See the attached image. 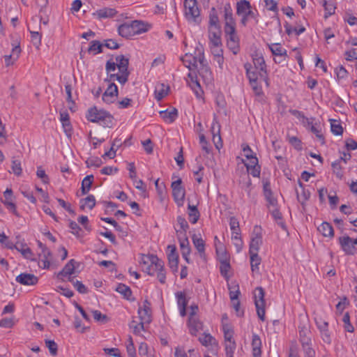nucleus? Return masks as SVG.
<instances>
[{
  "instance_id": "1",
  "label": "nucleus",
  "mask_w": 357,
  "mask_h": 357,
  "mask_svg": "<svg viewBox=\"0 0 357 357\" xmlns=\"http://www.w3.org/2000/svg\"><path fill=\"white\" fill-rule=\"evenodd\" d=\"M150 25L142 21L134 20L125 22L118 28L119 34L126 38H129L137 34H141L149 31Z\"/></svg>"
},
{
  "instance_id": "2",
  "label": "nucleus",
  "mask_w": 357,
  "mask_h": 357,
  "mask_svg": "<svg viewBox=\"0 0 357 357\" xmlns=\"http://www.w3.org/2000/svg\"><path fill=\"white\" fill-rule=\"evenodd\" d=\"M86 116L89 121L98 123L103 127L112 128L113 126V116L107 111L98 109L96 106L88 109Z\"/></svg>"
},
{
  "instance_id": "3",
  "label": "nucleus",
  "mask_w": 357,
  "mask_h": 357,
  "mask_svg": "<svg viewBox=\"0 0 357 357\" xmlns=\"http://www.w3.org/2000/svg\"><path fill=\"white\" fill-rule=\"evenodd\" d=\"M139 318L140 322L138 325H134L135 320H132L129 326L132 329L135 334H139L141 331L144 330V325L145 324H150L151 322V303L145 300L143 303L142 306H140L138 309Z\"/></svg>"
},
{
  "instance_id": "4",
  "label": "nucleus",
  "mask_w": 357,
  "mask_h": 357,
  "mask_svg": "<svg viewBox=\"0 0 357 357\" xmlns=\"http://www.w3.org/2000/svg\"><path fill=\"white\" fill-rule=\"evenodd\" d=\"M184 10L185 16L188 22L197 24L201 22L200 10L197 0H185Z\"/></svg>"
},
{
  "instance_id": "5",
  "label": "nucleus",
  "mask_w": 357,
  "mask_h": 357,
  "mask_svg": "<svg viewBox=\"0 0 357 357\" xmlns=\"http://www.w3.org/2000/svg\"><path fill=\"white\" fill-rule=\"evenodd\" d=\"M265 292L262 287H258L255 288L254 291L255 304L257 309L258 317L261 321L265 319Z\"/></svg>"
},
{
  "instance_id": "6",
  "label": "nucleus",
  "mask_w": 357,
  "mask_h": 357,
  "mask_svg": "<svg viewBox=\"0 0 357 357\" xmlns=\"http://www.w3.org/2000/svg\"><path fill=\"white\" fill-rule=\"evenodd\" d=\"M339 243L343 252L347 255H354L357 253V238H352L347 235L338 238Z\"/></svg>"
},
{
  "instance_id": "7",
  "label": "nucleus",
  "mask_w": 357,
  "mask_h": 357,
  "mask_svg": "<svg viewBox=\"0 0 357 357\" xmlns=\"http://www.w3.org/2000/svg\"><path fill=\"white\" fill-rule=\"evenodd\" d=\"M253 63L256 70H258V74L261 81H264L266 86H268V77L266 71V65L261 54H256L253 57Z\"/></svg>"
},
{
  "instance_id": "8",
  "label": "nucleus",
  "mask_w": 357,
  "mask_h": 357,
  "mask_svg": "<svg viewBox=\"0 0 357 357\" xmlns=\"http://www.w3.org/2000/svg\"><path fill=\"white\" fill-rule=\"evenodd\" d=\"M199 63L200 64V68L198 70L199 75L203 78L206 83H211L213 79V74L209 66L206 63L204 58V54L202 51L199 52Z\"/></svg>"
},
{
  "instance_id": "9",
  "label": "nucleus",
  "mask_w": 357,
  "mask_h": 357,
  "mask_svg": "<svg viewBox=\"0 0 357 357\" xmlns=\"http://www.w3.org/2000/svg\"><path fill=\"white\" fill-rule=\"evenodd\" d=\"M182 181L181 178L172 183V195L174 201L178 206H181L183 204V201L185 195V190L181 186Z\"/></svg>"
},
{
  "instance_id": "10",
  "label": "nucleus",
  "mask_w": 357,
  "mask_h": 357,
  "mask_svg": "<svg viewBox=\"0 0 357 357\" xmlns=\"http://www.w3.org/2000/svg\"><path fill=\"white\" fill-rule=\"evenodd\" d=\"M118 96V87L114 83L109 84L106 91L102 94V100L107 103L113 102Z\"/></svg>"
},
{
  "instance_id": "11",
  "label": "nucleus",
  "mask_w": 357,
  "mask_h": 357,
  "mask_svg": "<svg viewBox=\"0 0 357 357\" xmlns=\"http://www.w3.org/2000/svg\"><path fill=\"white\" fill-rule=\"evenodd\" d=\"M220 26L208 27L210 45H222Z\"/></svg>"
},
{
  "instance_id": "12",
  "label": "nucleus",
  "mask_w": 357,
  "mask_h": 357,
  "mask_svg": "<svg viewBox=\"0 0 357 357\" xmlns=\"http://www.w3.org/2000/svg\"><path fill=\"white\" fill-rule=\"evenodd\" d=\"M220 126L217 121L216 118H214L212 126H211V132L213 134V141L218 149H220V147L222 146V143L221 140V137L220 135Z\"/></svg>"
},
{
  "instance_id": "13",
  "label": "nucleus",
  "mask_w": 357,
  "mask_h": 357,
  "mask_svg": "<svg viewBox=\"0 0 357 357\" xmlns=\"http://www.w3.org/2000/svg\"><path fill=\"white\" fill-rule=\"evenodd\" d=\"M188 326L190 333L193 336H197L199 331L203 329V323L198 317H189Z\"/></svg>"
},
{
  "instance_id": "14",
  "label": "nucleus",
  "mask_w": 357,
  "mask_h": 357,
  "mask_svg": "<svg viewBox=\"0 0 357 357\" xmlns=\"http://www.w3.org/2000/svg\"><path fill=\"white\" fill-rule=\"evenodd\" d=\"M116 63L120 73H123L126 77H129L130 72L128 71L129 59L126 58L123 55H119L116 56Z\"/></svg>"
},
{
  "instance_id": "15",
  "label": "nucleus",
  "mask_w": 357,
  "mask_h": 357,
  "mask_svg": "<svg viewBox=\"0 0 357 357\" xmlns=\"http://www.w3.org/2000/svg\"><path fill=\"white\" fill-rule=\"evenodd\" d=\"M16 281L23 285H34L37 284L38 279L33 274L21 273L17 276Z\"/></svg>"
},
{
  "instance_id": "16",
  "label": "nucleus",
  "mask_w": 357,
  "mask_h": 357,
  "mask_svg": "<svg viewBox=\"0 0 357 357\" xmlns=\"http://www.w3.org/2000/svg\"><path fill=\"white\" fill-rule=\"evenodd\" d=\"M169 253L168 254L169 265L173 271H176L178 264V255L176 251V248L174 245H169Z\"/></svg>"
},
{
  "instance_id": "17",
  "label": "nucleus",
  "mask_w": 357,
  "mask_h": 357,
  "mask_svg": "<svg viewBox=\"0 0 357 357\" xmlns=\"http://www.w3.org/2000/svg\"><path fill=\"white\" fill-rule=\"evenodd\" d=\"M181 60L186 68L190 71L197 68V63L199 62V54L197 56L186 54Z\"/></svg>"
},
{
  "instance_id": "18",
  "label": "nucleus",
  "mask_w": 357,
  "mask_h": 357,
  "mask_svg": "<svg viewBox=\"0 0 357 357\" xmlns=\"http://www.w3.org/2000/svg\"><path fill=\"white\" fill-rule=\"evenodd\" d=\"M250 161L245 164L248 173L254 177H259L260 175V167L258 165V159L257 157H251Z\"/></svg>"
},
{
  "instance_id": "19",
  "label": "nucleus",
  "mask_w": 357,
  "mask_h": 357,
  "mask_svg": "<svg viewBox=\"0 0 357 357\" xmlns=\"http://www.w3.org/2000/svg\"><path fill=\"white\" fill-rule=\"evenodd\" d=\"M310 331L305 326L299 327L300 341L302 347H306L311 344Z\"/></svg>"
},
{
  "instance_id": "20",
  "label": "nucleus",
  "mask_w": 357,
  "mask_h": 357,
  "mask_svg": "<svg viewBox=\"0 0 357 357\" xmlns=\"http://www.w3.org/2000/svg\"><path fill=\"white\" fill-rule=\"evenodd\" d=\"M160 116L166 123H172L177 118L178 111L176 108H172L170 111H161L160 112Z\"/></svg>"
},
{
  "instance_id": "21",
  "label": "nucleus",
  "mask_w": 357,
  "mask_h": 357,
  "mask_svg": "<svg viewBox=\"0 0 357 357\" xmlns=\"http://www.w3.org/2000/svg\"><path fill=\"white\" fill-rule=\"evenodd\" d=\"M227 45L228 48L236 54L239 52V38L237 35L227 37Z\"/></svg>"
},
{
  "instance_id": "22",
  "label": "nucleus",
  "mask_w": 357,
  "mask_h": 357,
  "mask_svg": "<svg viewBox=\"0 0 357 357\" xmlns=\"http://www.w3.org/2000/svg\"><path fill=\"white\" fill-rule=\"evenodd\" d=\"M188 77L190 79V81L192 82L190 84V87L194 91L197 97H200L203 91L201 89V86L199 82L197 79L196 73L190 72L188 75Z\"/></svg>"
},
{
  "instance_id": "23",
  "label": "nucleus",
  "mask_w": 357,
  "mask_h": 357,
  "mask_svg": "<svg viewBox=\"0 0 357 357\" xmlns=\"http://www.w3.org/2000/svg\"><path fill=\"white\" fill-rule=\"evenodd\" d=\"M252 355L254 357H261V341L259 336L253 334L252 340Z\"/></svg>"
},
{
  "instance_id": "24",
  "label": "nucleus",
  "mask_w": 357,
  "mask_h": 357,
  "mask_svg": "<svg viewBox=\"0 0 357 357\" xmlns=\"http://www.w3.org/2000/svg\"><path fill=\"white\" fill-rule=\"evenodd\" d=\"M117 13L116 10L111 8H104L98 10L93 15L97 16L98 19L112 17Z\"/></svg>"
},
{
  "instance_id": "25",
  "label": "nucleus",
  "mask_w": 357,
  "mask_h": 357,
  "mask_svg": "<svg viewBox=\"0 0 357 357\" xmlns=\"http://www.w3.org/2000/svg\"><path fill=\"white\" fill-rule=\"evenodd\" d=\"M176 221H177V226L179 227L178 229H177L176 227L175 228L176 234H177V236L186 235V231H187L188 229L189 228V226H188V222L186 221V220L181 216H178Z\"/></svg>"
},
{
  "instance_id": "26",
  "label": "nucleus",
  "mask_w": 357,
  "mask_h": 357,
  "mask_svg": "<svg viewBox=\"0 0 357 357\" xmlns=\"http://www.w3.org/2000/svg\"><path fill=\"white\" fill-rule=\"evenodd\" d=\"M323 6L325 10L324 17L328 18L329 16L335 14L336 9V3L335 0H323Z\"/></svg>"
},
{
  "instance_id": "27",
  "label": "nucleus",
  "mask_w": 357,
  "mask_h": 357,
  "mask_svg": "<svg viewBox=\"0 0 357 357\" xmlns=\"http://www.w3.org/2000/svg\"><path fill=\"white\" fill-rule=\"evenodd\" d=\"M318 230L325 237L333 238L334 236L333 228L328 222H324L321 223L319 226Z\"/></svg>"
},
{
  "instance_id": "28",
  "label": "nucleus",
  "mask_w": 357,
  "mask_h": 357,
  "mask_svg": "<svg viewBox=\"0 0 357 357\" xmlns=\"http://www.w3.org/2000/svg\"><path fill=\"white\" fill-rule=\"evenodd\" d=\"M262 243L261 235L257 233L251 239L249 252H258L259 247Z\"/></svg>"
},
{
  "instance_id": "29",
  "label": "nucleus",
  "mask_w": 357,
  "mask_h": 357,
  "mask_svg": "<svg viewBox=\"0 0 357 357\" xmlns=\"http://www.w3.org/2000/svg\"><path fill=\"white\" fill-rule=\"evenodd\" d=\"M244 68L246 71V75L249 79L250 84H253L255 82H257L258 79H260V77L258 74V71H252L251 70L252 66L250 63H246L244 64Z\"/></svg>"
},
{
  "instance_id": "30",
  "label": "nucleus",
  "mask_w": 357,
  "mask_h": 357,
  "mask_svg": "<svg viewBox=\"0 0 357 357\" xmlns=\"http://www.w3.org/2000/svg\"><path fill=\"white\" fill-rule=\"evenodd\" d=\"M13 248H15L17 250L20 252L22 255L28 259L35 261L36 259L33 258V254L31 250L26 246V245L20 244V245H14Z\"/></svg>"
},
{
  "instance_id": "31",
  "label": "nucleus",
  "mask_w": 357,
  "mask_h": 357,
  "mask_svg": "<svg viewBox=\"0 0 357 357\" xmlns=\"http://www.w3.org/2000/svg\"><path fill=\"white\" fill-rule=\"evenodd\" d=\"M299 187L301 188V192L298 190H296L298 201L303 205L305 202L310 198V192L306 190L301 182H299Z\"/></svg>"
},
{
  "instance_id": "32",
  "label": "nucleus",
  "mask_w": 357,
  "mask_h": 357,
  "mask_svg": "<svg viewBox=\"0 0 357 357\" xmlns=\"http://www.w3.org/2000/svg\"><path fill=\"white\" fill-rule=\"evenodd\" d=\"M74 259L70 260L63 267V268L59 273L58 277L62 278L70 275L75 272Z\"/></svg>"
},
{
  "instance_id": "33",
  "label": "nucleus",
  "mask_w": 357,
  "mask_h": 357,
  "mask_svg": "<svg viewBox=\"0 0 357 357\" xmlns=\"http://www.w3.org/2000/svg\"><path fill=\"white\" fill-rule=\"evenodd\" d=\"M182 255H190V247L186 235L178 236Z\"/></svg>"
},
{
  "instance_id": "34",
  "label": "nucleus",
  "mask_w": 357,
  "mask_h": 357,
  "mask_svg": "<svg viewBox=\"0 0 357 357\" xmlns=\"http://www.w3.org/2000/svg\"><path fill=\"white\" fill-rule=\"evenodd\" d=\"M188 217H189L190 222L192 224H195L198 221V220L200 217L199 211H198L196 206H192L190 204L188 206Z\"/></svg>"
},
{
  "instance_id": "35",
  "label": "nucleus",
  "mask_w": 357,
  "mask_h": 357,
  "mask_svg": "<svg viewBox=\"0 0 357 357\" xmlns=\"http://www.w3.org/2000/svg\"><path fill=\"white\" fill-rule=\"evenodd\" d=\"M164 268V262L158 258V261L155 264H151L146 268V272L150 275H153Z\"/></svg>"
},
{
  "instance_id": "36",
  "label": "nucleus",
  "mask_w": 357,
  "mask_h": 357,
  "mask_svg": "<svg viewBox=\"0 0 357 357\" xmlns=\"http://www.w3.org/2000/svg\"><path fill=\"white\" fill-rule=\"evenodd\" d=\"M158 261V257L154 255H142L140 263L143 266V268L146 271V268L151 264H155Z\"/></svg>"
},
{
  "instance_id": "37",
  "label": "nucleus",
  "mask_w": 357,
  "mask_h": 357,
  "mask_svg": "<svg viewBox=\"0 0 357 357\" xmlns=\"http://www.w3.org/2000/svg\"><path fill=\"white\" fill-rule=\"evenodd\" d=\"M270 50L273 55L280 57L284 56L283 61H285L286 57H287V50L284 49L280 44H273L270 46Z\"/></svg>"
},
{
  "instance_id": "38",
  "label": "nucleus",
  "mask_w": 357,
  "mask_h": 357,
  "mask_svg": "<svg viewBox=\"0 0 357 357\" xmlns=\"http://www.w3.org/2000/svg\"><path fill=\"white\" fill-rule=\"evenodd\" d=\"M250 256V265L252 272L259 271V266L261 264V257L258 255V252H249Z\"/></svg>"
},
{
  "instance_id": "39",
  "label": "nucleus",
  "mask_w": 357,
  "mask_h": 357,
  "mask_svg": "<svg viewBox=\"0 0 357 357\" xmlns=\"http://www.w3.org/2000/svg\"><path fill=\"white\" fill-rule=\"evenodd\" d=\"M128 77L124 75L123 73L115 74L109 73L108 77L105 79V82L112 83L111 82L117 80L120 84H124L127 82Z\"/></svg>"
},
{
  "instance_id": "40",
  "label": "nucleus",
  "mask_w": 357,
  "mask_h": 357,
  "mask_svg": "<svg viewBox=\"0 0 357 357\" xmlns=\"http://www.w3.org/2000/svg\"><path fill=\"white\" fill-rule=\"evenodd\" d=\"M192 241L200 256L205 254V243L202 238H198L195 234L192 236Z\"/></svg>"
},
{
  "instance_id": "41",
  "label": "nucleus",
  "mask_w": 357,
  "mask_h": 357,
  "mask_svg": "<svg viewBox=\"0 0 357 357\" xmlns=\"http://www.w3.org/2000/svg\"><path fill=\"white\" fill-rule=\"evenodd\" d=\"M93 175L86 176L82 182V194L86 195L91 188L93 181Z\"/></svg>"
},
{
  "instance_id": "42",
  "label": "nucleus",
  "mask_w": 357,
  "mask_h": 357,
  "mask_svg": "<svg viewBox=\"0 0 357 357\" xmlns=\"http://www.w3.org/2000/svg\"><path fill=\"white\" fill-rule=\"evenodd\" d=\"M249 8H251L250 2L246 0H241L236 5V14L238 15H244Z\"/></svg>"
},
{
  "instance_id": "43",
  "label": "nucleus",
  "mask_w": 357,
  "mask_h": 357,
  "mask_svg": "<svg viewBox=\"0 0 357 357\" xmlns=\"http://www.w3.org/2000/svg\"><path fill=\"white\" fill-rule=\"evenodd\" d=\"M222 326L225 342H229L230 341H234L233 340L234 331L231 326L225 323H222Z\"/></svg>"
},
{
  "instance_id": "44",
  "label": "nucleus",
  "mask_w": 357,
  "mask_h": 357,
  "mask_svg": "<svg viewBox=\"0 0 357 357\" xmlns=\"http://www.w3.org/2000/svg\"><path fill=\"white\" fill-rule=\"evenodd\" d=\"M116 291L119 294H122L126 299H130V297L132 295V291L130 288L122 283H119L117 285Z\"/></svg>"
},
{
  "instance_id": "45",
  "label": "nucleus",
  "mask_w": 357,
  "mask_h": 357,
  "mask_svg": "<svg viewBox=\"0 0 357 357\" xmlns=\"http://www.w3.org/2000/svg\"><path fill=\"white\" fill-rule=\"evenodd\" d=\"M80 202L81 203L84 202L80 206L81 209H84L85 206H87L89 209H92L96 205V199L92 195L87 196Z\"/></svg>"
},
{
  "instance_id": "46",
  "label": "nucleus",
  "mask_w": 357,
  "mask_h": 357,
  "mask_svg": "<svg viewBox=\"0 0 357 357\" xmlns=\"http://www.w3.org/2000/svg\"><path fill=\"white\" fill-rule=\"evenodd\" d=\"M175 296L178 307H187L188 299L187 298L186 294L184 291H177L175 294Z\"/></svg>"
},
{
  "instance_id": "47",
  "label": "nucleus",
  "mask_w": 357,
  "mask_h": 357,
  "mask_svg": "<svg viewBox=\"0 0 357 357\" xmlns=\"http://www.w3.org/2000/svg\"><path fill=\"white\" fill-rule=\"evenodd\" d=\"M333 168V174H335L336 177L340 180L344 177V172L342 171V167L340 165V160H335L331 165Z\"/></svg>"
},
{
  "instance_id": "48",
  "label": "nucleus",
  "mask_w": 357,
  "mask_h": 357,
  "mask_svg": "<svg viewBox=\"0 0 357 357\" xmlns=\"http://www.w3.org/2000/svg\"><path fill=\"white\" fill-rule=\"evenodd\" d=\"M216 254L220 262L229 260V255L226 251L225 248L222 246H216Z\"/></svg>"
},
{
  "instance_id": "49",
  "label": "nucleus",
  "mask_w": 357,
  "mask_h": 357,
  "mask_svg": "<svg viewBox=\"0 0 357 357\" xmlns=\"http://www.w3.org/2000/svg\"><path fill=\"white\" fill-rule=\"evenodd\" d=\"M220 26L219 19L215 8H212L209 14V26L208 27Z\"/></svg>"
},
{
  "instance_id": "50",
  "label": "nucleus",
  "mask_w": 357,
  "mask_h": 357,
  "mask_svg": "<svg viewBox=\"0 0 357 357\" xmlns=\"http://www.w3.org/2000/svg\"><path fill=\"white\" fill-rule=\"evenodd\" d=\"M89 52L96 54L102 52V45L98 40H93L88 48Z\"/></svg>"
},
{
  "instance_id": "51",
  "label": "nucleus",
  "mask_w": 357,
  "mask_h": 357,
  "mask_svg": "<svg viewBox=\"0 0 357 357\" xmlns=\"http://www.w3.org/2000/svg\"><path fill=\"white\" fill-rule=\"evenodd\" d=\"M331 132L335 135H341L343 132V128L337 120H331Z\"/></svg>"
},
{
  "instance_id": "52",
  "label": "nucleus",
  "mask_w": 357,
  "mask_h": 357,
  "mask_svg": "<svg viewBox=\"0 0 357 357\" xmlns=\"http://www.w3.org/2000/svg\"><path fill=\"white\" fill-rule=\"evenodd\" d=\"M199 342L204 346L212 345L215 343V338L208 333H204L202 337L199 338Z\"/></svg>"
},
{
  "instance_id": "53",
  "label": "nucleus",
  "mask_w": 357,
  "mask_h": 357,
  "mask_svg": "<svg viewBox=\"0 0 357 357\" xmlns=\"http://www.w3.org/2000/svg\"><path fill=\"white\" fill-rule=\"evenodd\" d=\"M220 266V271L221 275L226 279L229 278L228 272L229 271L231 266L229 260L226 261H221Z\"/></svg>"
},
{
  "instance_id": "54",
  "label": "nucleus",
  "mask_w": 357,
  "mask_h": 357,
  "mask_svg": "<svg viewBox=\"0 0 357 357\" xmlns=\"http://www.w3.org/2000/svg\"><path fill=\"white\" fill-rule=\"evenodd\" d=\"M69 227L71 229V232L75 234L77 238H82L83 237V235L80 233L82 229L77 222L71 220L69 223Z\"/></svg>"
},
{
  "instance_id": "55",
  "label": "nucleus",
  "mask_w": 357,
  "mask_h": 357,
  "mask_svg": "<svg viewBox=\"0 0 357 357\" xmlns=\"http://www.w3.org/2000/svg\"><path fill=\"white\" fill-rule=\"evenodd\" d=\"M229 298L231 301L238 299V296L241 294L239 290V287L238 284H234L233 286L229 285Z\"/></svg>"
},
{
  "instance_id": "56",
  "label": "nucleus",
  "mask_w": 357,
  "mask_h": 357,
  "mask_svg": "<svg viewBox=\"0 0 357 357\" xmlns=\"http://www.w3.org/2000/svg\"><path fill=\"white\" fill-rule=\"evenodd\" d=\"M68 280L73 283L74 287L77 289V291L80 294H86L88 292L87 288L84 285L82 282L76 280L73 281V278L69 277Z\"/></svg>"
},
{
  "instance_id": "57",
  "label": "nucleus",
  "mask_w": 357,
  "mask_h": 357,
  "mask_svg": "<svg viewBox=\"0 0 357 357\" xmlns=\"http://www.w3.org/2000/svg\"><path fill=\"white\" fill-rule=\"evenodd\" d=\"M342 321L344 322V328L347 332L353 333L354 331V328L350 322V316L348 312L344 314Z\"/></svg>"
},
{
  "instance_id": "58",
  "label": "nucleus",
  "mask_w": 357,
  "mask_h": 357,
  "mask_svg": "<svg viewBox=\"0 0 357 357\" xmlns=\"http://www.w3.org/2000/svg\"><path fill=\"white\" fill-rule=\"evenodd\" d=\"M225 33L227 37L237 35L236 33L235 22L232 23L225 22Z\"/></svg>"
},
{
  "instance_id": "59",
  "label": "nucleus",
  "mask_w": 357,
  "mask_h": 357,
  "mask_svg": "<svg viewBox=\"0 0 357 357\" xmlns=\"http://www.w3.org/2000/svg\"><path fill=\"white\" fill-rule=\"evenodd\" d=\"M45 344L49 349L50 353L52 356H56L57 354L58 347L57 344L54 340H46Z\"/></svg>"
},
{
  "instance_id": "60",
  "label": "nucleus",
  "mask_w": 357,
  "mask_h": 357,
  "mask_svg": "<svg viewBox=\"0 0 357 357\" xmlns=\"http://www.w3.org/2000/svg\"><path fill=\"white\" fill-rule=\"evenodd\" d=\"M128 344L126 345V350L129 357H136V350L134 343L131 337H129Z\"/></svg>"
},
{
  "instance_id": "61",
  "label": "nucleus",
  "mask_w": 357,
  "mask_h": 357,
  "mask_svg": "<svg viewBox=\"0 0 357 357\" xmlns=\"http://www.w3.org/2000/svg\"><path fill=\"white\" fill-rule=\"evenodd\" d=\"M236 342L235 341H230L229 342H226L225 344V351L227 356H234V353L236 349Z\"/></svg>"
},
{
  "instance_id": "62",
  "label": "nucleus",
  "mask_w": 357,
  "mask_h": 357,
  "mask_svg": "<svg viewBox=\"0 0 357 357\" xmlns=\"http://www.w3.org/2000/svg\"><path fill=\"white\" fill-rule=\"evenodd\" d=\"M225 15V22L232 23L234 22H235L233 18V16H232V11L231 9V6L229 3L226 4L225 6V15Z\"/></svg>"
},
{
  "instance_id": "63",
  "label": "nucleus",
  "mask_w": 357,
  "mask_h": 357,
  "mask_svg": "<svg viewBox=\"0 0 357 357\" xmlns=\"http://www.w3.org/2000/svg\"><path fill=\"white\" fill-rule=\"evenodd\" d=\"M92 313L96 321L106 323L108 320L107 315L102 314L99 310H93Z\"/></svg>"
},
{
  "instance_id": "64",
  "label": "nucleus",
  "mask_w": 357,
  "mask_h": 357,
  "mask_svg": "<svg viewBox=\"0 0 357 357\" xmlns=\"http://www.w3.org/2000/svg\"><path fill=\"white\" fill-rule=\"evenodd\" d=\"M12 170H13V172L17 175V176H20L21 174H22V167H21V162L20 160H13L12 161Z\"/></svg>"
}]
</instances>
